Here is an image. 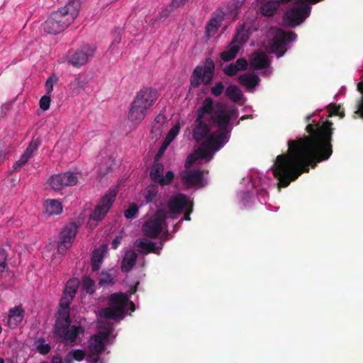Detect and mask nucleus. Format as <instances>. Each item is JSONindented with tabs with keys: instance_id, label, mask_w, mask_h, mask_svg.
Segmentation results:
<instances>
[{
	"instance_id": "e433bc0d",
	"label": "nucleus",
	"mask_w": 363,
	"mask_h": 363,
	"mask_svg": "<svg viewBox=\"0 0 363 363\" xmlns=\"http://www.w3.org/2000/svg\"><path fill=\"white\" fill-rule=\"evenodd\" d=\"M222 19L223 18L221 16L212 18L206 26V31L208 33H215L219 28Z\"/></svg>"
},
{
	"instance_id": "4c0bfd02",
	"label": "nucleus",
	"mask_w": 363,
	"mask_h": 363,
	"mask_svg": "<svg viewBox=\"0 0 363 363\" xmlns=\"http://www.w3.org/2000/svg\"><path fill=\"white\" fill-rule=\"evenodd\" d=\"M41 143V140L39 138H33L31 141L30 142L28 146L25 150V153H26L28 155H30V157L33 156V152L38 150L39 145Z\"/></svg>"
},
{
	"instance_id": "4d7b16f0",
	"label": "nucleus",
	"mask_w": 363,
	"mask_h": 363,
	"mask_svg": "<svg viewBox=\"0 0 363 363\" xmlns=\"http://www.w3.org/2000/svg\"><path fill=\"white\" fill-rule=\"evenodd\" d=\"M188 0H172L170 4L171 10L184 6Z\"/></svg>"
},
{
	"instance_id": "338daca9",
	"label": "nucleus",
	"mask_w": 363,
	"mask_h": 363,
	"mask_svg": "<svg viewBox=\"0 0 363 363\" xmlns=\"http://www.w3.org/2000/svg\"><path fill=\"white\" fill-rule=\"evenodd\" d=\"M163 118V116L162 115H158L155 119V122H157V123H159L160 122V119H162Z\"/></svg>"
},
{
	"instance_id": "20e7f679",
	"label": "nucleus",
	"mask_w": 363,
	"mask_h": 363,
	"mask_svg": "<svg viewBox=\"0 0 363 363\" xmlns=\"http://www.w3.org/2000/svg\"><path fill=\"white\" fill-rule=\"evenodd\" d=\"M157 90L155 89L147 86L141 89L130 104L128 120L134 124L140 123L145 118L147 110L157 100Z\"/></svg>"
},
{
	"instance_id": "f257e3e1",
	"label": "nucleus",
	"mask_w": 363,
	"mask_h": 363,
	"mask_svg": "<svg viewBox=\"0 0 363 363\" xmlns=\"http://www.w3.org/2000/svg\"><path fill=\"white\" fill-rule=\"evenodd\" d=\"M333 125L330 121L309 123L306 127L308 136L288 140L287 152L278 155L272 167L279 187H287L303 173L308 172L310 166L314 168L316 163L330 157Z\"/></svg>"
},
{
	"instance_id": "603ef678",
	"label": "nucleus",
	"mask_w": 363,
	"mask_h": 363,
	"mask_svg": "<svg viewBox=\"0 0 363 363\" xmlns=\"http://www.w3.org/2000/svg\"><path fill=\"white\" fill-rule=\"evenodd\" d=\"M238 72V69L236 68L233 63H231L223 68L224 74L229 77L235 76Z\"/></svg>"
},
{
	"instance_id": "8fccbe9b",
	"label": "nucleus",
	"mask_w": 363,
	"mask_h": 363,
	"mask_svg": "<svg viewBox=\"0 0 363 363\" xmlns=\"http://www.w3.org/2000/svg\"><path fill=\"white\" fill-rule=\"evenodd\" d=\"M100 354L90 352L89 351L88 354L85 357L86 360L89 363H104L103 359L100 358Z\"/></svg>"
},
{
	"instance_id": "69168bd1",
	"label": "nucleus",
	"mask_w": 363,
	"mask_h": 363,
	"mask_svg": "<svg viewBox=\"0 0 363 363\" xmlns=\"http://www.w3.org/2000/svg\"><path fill=\"white\" fill-rule=\"evenodd\" d=\"M120 42H121V38H118V39H116V40L112 43V44L111 45V47H113L115 44H116V45L119 44V43H120Z\"/></svg>"
},
{
	"instance_id": "6e6552de",
	"label": "nucleus",
	"mask_w": 363,
	"mask_h": 363,
	"mask_svg": "<svg viewBox=\"0 0 363 363\" xmlns=\"http://www.w3.org/2000/svg\"><path fill=\"white\" fill-rule=\"evenodd\" d=\"M296 36V34L292 31L285 32L279 29L267 45V50L276 54L277 57H280L286 52V45L294 41Z\"/></svg>"
},
{
	"instance_id": "37998d69",
	"label": "nucleus",
	"mask_w": 363,
	"mask_h": 363,
	"mask_svg": "<svg viewBox=\"0 0 363 363\" xmlns=\"http://www.w3.org/2000/svg\"><path fill=\"white\" fill-rule=\"evenodd\" d=\"M6 259V251L3 247H0V274L7 269Z\"/></svg>"
},
{
	"instance_id": "c03bdc74",
	"label": "nucleus",
	"mask_w": 363,
	"mask_h": 363,
	"mask_svg": "<svg viewBox=\"0 0 363 363\" xmlns=\"http://www.w3.org/2000/svg\"><path fill=\"white\" fill-rule=\"evenodd\" d=\"M30 157H31L30 155H28L26 153L23 152L20 159L13 164V169L15 171L20 169L24 164L28 162Z\"/></svg>"
},
{
	"instance_id": "5fc2aeb1",
	"label": "nucleus",
	"mask_w": 363,
	"mask_h": 363,
	"mask_svg": "<svg viewBox=\"0 0 363 363\" xmlns=\"http://www.w3.org/2000/svg\"><path fill=\"white\" fill-rule=\"evenodd\" d=\"M233 65L238 69V71H242L247 69L248 63L245 58H239Z\"/></svg>"
},
{
	"instance_id": "7ed1b4c3",
	"label": "nucleus",
	"mask_w": 363,
	"mask_h": 363,
	"mask_svg": "<svg viewBox=\"0 0 363 363\" xmlns=\"http://www.w3.org/2000/svg\"><path fill=\"white\" fill-rule=\"evenodd\" d=\"M74 298L64 295L60 299V306L62 311L58 312L55 324V333L62 342L72 343L84 333V328L80 325H71L69 306Z\"/></svg>"
},
{
	"instance_id": "393cba45",
	"label": "nucleus",
	"mask_w": 363,
	"mask_h": 363,
	"mask_svg": "<svg viewBox=\"0 0 363 363\" xmlns=\"http://www.w3.org/2000/svg\"><path fill=\"white\" fill-rule=\"evenodd\" d=\"M215 71V65L213 61L208 58L205 61L204 66L202 67V82L205 85H208L211 83Z\"/></svg>"
},
{
	"instance_id": "f03ea898",
	"label": "nucleus",
	"mask_w": 363,
	"mask_h": 363,
	"mask_svg": "<svg viewBox=\"0 0 363 363\" xmlns=\"http://www.w3.org/2000/svg\"><path fill=\"white\" fill-rule=\"evenodd\" d=\"M81 0H69L58 10L52 11L43 23V29L48 34L57 35L64 31L78 16Z\"/></svg>"
},
{
	"instance_id": "a18cd8bd",
	"label": "nucleus",
	"mask_w": 363,
	"mask_h": 363,
	"mask_svg": "<svg viewBox=\"0 0 363 363\" xmlns=\"http://www.w3.org/2000/svg\"><path fill=\"white\" fill-rule=\"evenodd\" d=\"M113 278L112 276L107 273V272H102L101 274L99 280V284L101 286L105 285V284H113Z\"/></svg>"
},
{
	"instance_id": "c85d7f7f",
	"label": "nucleus",
	"mask_w": 363,
	"mask_h": 363,
	"mask_svg": "<svg viewBox=\"0 0 363 363\" xmlns=\"http://www.w3.org/2000/svg\"><path fill=\"white\" fill-rule=\"evenodd\" d=\"M279 6V4L278 1H269L262 5L260 7V11L263 16H273Z\"/></svg>"
},
{
	"instance_id": "052dcab7",
	"label": "nucleus",
	"mask_w": 363,
	"mask_h": 363,
	"mask_svg": "<svg viewBox=\"0 0 363 363\" xmlns=\"http://www.w3.org/2000/svg\"><path fill=\"white\" fill-rule=\"evenodd\" d=\"M40 363H48V362H42ZM50 363H63V359L59 354H57L52 356Z\"/></svg>"
},
{
	"instance_id": "6e6d98bb",
	"label": "nucleus",
	"mask_w": 363,
	"mask_h": 363,
	"mask_svg": "<svg viewBox=\"0 0 363 363\" xmlns=\"http://www.w3.org/2000/svg\"><path fill=\"white\" fill-rule=\"evenodd\" d=\"M358 90L362 94V96L361 98V101L358 105V110L357 113H359L362 118H363V82L358 83L357 84Z\"/></svg>"
},
{
	"instance_id": "e2e57ef3",
	"label": "nucleus",
	"mask_w": 363,
	"mask_h": 363,
	"mask_svg": "<svg viewBox=\"0 0 363 363\" xmlns=\"http://www.w3.org/2000/svg\"><path fill=\"white\" fill-rule=\"evenodd\" d=\"M63 363H73V358L69 353L65 357Z\"/></svg>"
},
{
	"instance_id": "b1692460",
	"label": "nucleus",
	"mask_w": 363,
	"mask_h": 363,
	"mask_svg": "<svg viewBox=\"0 0 363 363\" xmlns=\"http://www.w3.org/2000/svg\"><path fill=\"white\" fill-rule=\"evenodd\" d=\"M216 105L214 106L213 100L211 97H206L202 101L201 106L196 112V118L204 119L206 115L214 114Z\"/></svg>"
},
{
	"instance_id": "79ce46f5",
	"label": "nucleus",
	"mask_w": 363,
	"mask_h": 363,
	"mask_svg": "<svg viewBox=\"0 0 363 363\" xmlns=\"http://www.w3.org/2000/svg\"><path fill=\"white\" fill-rule=\"evenodd\" d=\"M328 108L330 111L329 116H338L340 118H343L345 116L344 111L341 110V106L340 105L330 104L328 106Z\"/></svg>"
},
{
	"instance_id": "58836bf2",
	"label": "nucleus",
	"mask_w": 363,
	"mask_h": 363,
	"mask_svg": "<svg viewBox=\"0 0 363 363\" xmlns=\"http://www.w3.org/2000/svg\"><path fill=\"white\" fill-rule=\"evenodd\" d=\"M205 158H201L200 157V154L199 153V149L194 153L189 155L185 162L184 167L186 169L190 168L198 160H204Z\"/></svg>"
},
{
	"instance_id": "a878e982",
	"label": "nucleus",
	"mask_w": 363,
	"mask_h": 363,
	"mask_svg": "<svg viewBox=\"0 0 363 363\" xmlns=\"http://www.w3.org/2000/svg\"><path fill=\"white\" fill-rule=\"evenodd\" d=\"M138 255L133 250H128L125 252L121 265V271L129 272L136 263Z\"/></svg>"
},
{
	"instance_id": "f704fd0d",
	"label": "nucleus",
	"mask_w": 363,
	"mask_h": 363,
	"mask_svg": "<svg viewBox=\"0 0 363 363\" xmlns=\"http://www.w3.org/2000/svg\"><path fill=\"white\" fill-rule=\"evenodd\" d=\"M104 253L99 250H95L93 252L91 257V268L94 272L98 271L102 264Z\"/></svg>"
},
{
	"instance_id": "6ab92c4d",
	"label": "nucleus",
	"mask_w": 363,
	"mask_h": 363,
	"mask_svg": "<svg viewBox=\"0 0 363 363\" xmlns=\"http://www.w3.org/2000/svg\"><path fill=\"white\" fill-rule=\"evenodd\" d=\"M245 41L244 35L240 33H237L228 46L227 50L220 53V58L225 62H229L233 60L240 50V46L238 45V42L243 43Z\"/></svg>"
},
{
	"instance_id": "ddd939ff",
	"label": "nucleus",
	"mask_w": 363,
	"mask_h": 363,
	"mask_svg": "<svg viewBox=\"0 0 363 363\" xmlns=\"http://www.w3.org/2000/svg\"><path fill=\"white\" fill-rule=\"evenodd\" d=\"M78 225L75 223H71L65 225L61 230L57 245V251L63 254L69 249L74 242L78 231Z\"/></svg>"
},
{
	"instance_id": "9b49d317",
	"label": "nucleus",
	"mask_w": 363,
	"mask_h": 363,
	"mask_svg": "<svg viewBox=\"0 0 363 363\" xmlns=\"http://www.w3.org/2000/svg\"><path fill=\"white\" fill-rule=\"evenodd\" d=\"M116 195L117 191L115 189H109L99 201L90 215V218L96 221H101L113 206Z\"/></svg>"
},
{
	"instance_id": "423d86ee",
	"label": "nucleus",
	"mask_w": 363,
	"mask_h": 363,
	"mask_svg": "<svg viewBox=\"0 0 363 363\" xmlns=\"http://www.w3.org/2000/svg\"><path fill=\"white\" fill-rule=\"evenodd\" d=\"M230 134L228 132L219 131L218 133H212L203 141L199 147V153L201 158L213 157V154L217 152L228 142Z\"/></svg>"
},
{
	"instance_id": "774afa93",
	"label": "nucleus",
	"mask_w": 363,
	"mask_h": 363,
	"mask_svg": "<svg viewBox=\"0 0 363 363\" xmlns=\"http://www.w3.org/2000/svg\"><path fill=\"white\" fill-rule=\"evenodd\" d=\"M129 304H130V306L131 310H132V311H134V310H135V304L133 303V302L130 301V302H129Z\"/></svg>"
},
{
	"instance_id": "4be33fe9",
	"label": "nucleus",
	"mask_w": 363,
	"mask_h": 363,
	"mask_svg": "<svg viewBox=\"0 0 363 363\" xmlns=\"http://www.w3.org/2000/svg\"><path fill=\"white\" fill-rule=\"evenodd\" d=\"M252 67L255 69H265L269 67L270 61L264 52H255L250 60Z\"/></svg>"
},
{
	"instance_id": "c756f323",
	"label": "nucleus",
	"mask_w": 363,
	"mask_h": 363,
	"mask_svg": "<svg viewBox=\"0 0 363 363\" xmlns=\"http://www.w3.org/2000/svg\"><path fill=\"white\" fill-rule=\"evenodd\" d=\"M45 206L47 212L50 215H58L62 211L61 203L55 199L47 200Z\"/></svg>"
},
{
	"instance_id": "f3484780",
	"label": "nucleus",
	"mask_w": 363,
	"mask_h": 363,
	"mask_svg": "<svg viewBox=\"0 0 363 363\" xmlns=\"http://www.w3.org/2000/svg\"><path fill=\"white\" fill-rule=\"evenodd\" d=\"M111 333L110 330H107L99 331L96 335H93L89 341V351L101 354L106 349Z\"/></svg>"
},
{
	"instance_id": "aec40b11",
	"label": "nucleus",
	"mask_w": 363,
	"mask_h": 363,
	"mask_svg": "<svg viewBox=\"0 0 363 363\" xmlns=\"http://www.w3.org/2000/svg\"><path fill=\"white\" fill-rule=\"evenodd\" d=\"M194 123L195 125L192 131V137L196 142H199L209 135L211 127L204 119L196 117Z\"/></svg>"
},
{
	"instance_id": "f8f14e48",
	"label": "nucleus",
	"mask_w": 363,
	"mask_h": 363,
	"mask_svg": "<svg viewBox=\"0 0 363 363\" xmlns=\"http://www.w3.org/2000/svg\"><path fill=\"white\" fill-rule=\"evenodd\" d=\"M311 8L308 4L293 6L286 11L284 22L290 27L295 28L302 23L310 15Z\"/></svg>"
},
{
	"instance_id": "2f4dec72",
	"label": "nucleus",
	"mask_w": 363,
	"mask_h": 363,
	"mask_svg": "<svg viewBox=\"0 0 363 363\" xmlns=\"http://www.w3.org/2000/svg\"><path fill=\"white\" fill-rule=\"evenodd\" d=\"M34 346L36 351L42 355L48 354L51 350V346L50 344L46 343L45 340L43 337H38L35 339L34 341Z\"/></svg>"
},
{
	"instance_id": "ea45409f",
	"label": "nucleus",
	"mask_w": 363,
	"mask_h": 363,
	"mask_svg": "<svg viewBox=\"0 0 363 363\" xmlns=\"http://www.w3.org/2000/svg\"><path fill=\"white\" fill-rule=\"evenodd\" d=\"M138 212V207L135 203H131L128 208L124 211V216L127 219H132L135 217Z\"/></svg>"
},
{
	"instance_id": "0e129e2a",
	"label": "nucleus",
	"mask_w": 363,
	"mask_h": 363,
	"mask_svg": "<svg viewBox=\"0 0 363 363\" xmlns=\"http://www.w3.org/2000/svg\"><path fill=\"white\" fill-rule=\"evenodd\" d=\"M139 284V283H137L135 286H133L131 289H130V294H134L137 291V287H138V285Z\"/></svg>"
},
{
	"instance_id": "c9c22d12",
	"label": "nucleus",
	"mask_w": 363,
	"mask_h": 363,
	"mask_svg": "<svg viewBox=\"0 0 363 363\" xmlns=\"http://www.w3.org/2000/svg\"><path fill=\"white\" fill-rule=\"evenodd\" d=\"M82 286L83 291L87 294H93L95 291V282L89 277H83Z\"/></svg>"
},
{
	"instance_id": "7c9ffc66",
	"label": "nucleus",
	"mask_w": 363,
	"mask_h": 363,
	"mask_svg": "<svg viewBox=\"0 0 363 363\" xmlns=\"http://www.w3.org/2000/svg\"><path fill=\"white\" fill-rule=\"evenodd\" d=\"M158 194V186L156 184H150L145 191L144 199L146 203H150L156 201Z\"/></svg>"
},
{
	"instance_id": "2eb2a0df",
	"label": "nucleus",
	"mask_w": 363,
	"mask_h": 363,
	"mask_svg": "<svg viewBox=\"0 0 363 363\" xmlns=\"http://www.w3.org/2000/svg\"><path fill=\"white\" fill-rule=\"evenodd\" d=\"M78 178L73 172H65L52 176L49 180L50 187L55 191H59L65 186L77 184Z\"/></svg>"
},
{
	"instance_id": "72a5a7b5",
	"label": "nucleus",
	"mask_w": 363,
	"mask_h": 363,
	"mask_svg": "<svg viewBox=\"0 0 363 363\" xmlns=\"http://www.w3.org/2000/svg\"><path fill=\"white\" fill-rule=\"evenodd\" d=\"M202 66H196L190 77L191 86L194 88L199 87L202 82Z\"/></svg>"
},
{
	"instance_id": "412c9836",
	"label": "nucleus",
	"mask_w": 363,
	"mask_h": 363,
	"mask_svg": "<svg viewBox=\"0 0 363 363\" xmlns=\"http://www.w3.org/2000/svg\"><path fill=\"white\" fill-rule=\"evenodd\" d=\"M25 311L21 306H15L9 311L8 324L11 328H16L23 319Z\"/></svg>"
},
{
	"instance_id": "bb28decb",
	"label": "nucleus",
	"mask_w": 363,
	"mask_h": 363,
	"mask_svg": "<svg viewBox=\"0 0 363 363\" xmlns=\"http://www.w3.org/2000/svg\"><path fill=\"white\" fill-rule=\"evenodd\" d=\"M138 247L140 252L143 254H148L150 252L158 253L159 250L162 248V242H160V245L157 247L155 243L152 241H141L138 244Z\"/></svg>"
},
{
	"instance_id": "680f3d73",
	"label": "nucleus",
	"mask_w": 363,
	"mask_h": 363,
	"mask_svg": "<svg viewBox=\"0 0 363 363\" xmlns=\"http://www.w3.org/2000/svg\"><path fill=\"white\" fill-rule=\"evenodd\" d=\"M121 238H122L121 236L116 237V238L113 240V242L111 243V247L113 249H116L118 247V245L121 243Z\"/></svg>"
},
{
	"instance_id": "09e8293b",
	"label": "nucleus",
	"mask_w": 363,
	"mask_h": 363,
	"mask_svg": "<svg viewBox=\"0 0 363 363\" xmlns=\"http://www.w3.org/2000/svg\"><path fill=\"white\" fill-rule=\"evenodd\" d=\"M224 88V85L221 82H216V84L211 89V94L216 97H218L222 94Z\"/></svg>"
},
{
	"instance_id": "473e14b6",
	"label": "nucleus",
	"mask_w": 363,
	"mask_h": 363,
	"mask_svg": "<svg viewBox=\"0 0 363 363\" xmlns=\"http://www.w3.org/2000/svg\"><path fill=\"white\" fill-rule=\"evenodd\" d=\"M86 82L81 79V77H75L69 84V89L72 92L78 95L82 91L84 90Z\"/></svg>"
},
{
	"instance_id": "39448f33",
	"label": "nucleus",
	"mask_w": 363,
	"mask_h": 363,
	"mask_svg": "<svg viewBox=\"0 0 363 363\" xmlns=\"http://www.w3.org/2000/svg\"><path fill=\"white\" fill-rule=\"evenodd\" d=\"M128 303V299L125 294H113L109 297L108 306L100 311V315L106 319H123Z\"/></svg>"
},
{
	"instance_id": "bf43d9fd",
	"label": "nucleus",
	"mask_w": 363,
	"mask_h": 363,
	"mask_svg": "<svg viewBox=\"0 0 363 363\" xmlns=\"http://www.w3.org/2000/svg\"><path fill=\"white\" fill-rule=\"evenodd\" d=\"M193 211V203H191L186 208V211L184 213V220H187V221H189L191 220V217H190V214L192 213Z\"/></svg>"
},
{
	"instance_id": "dca6fc26",
	"label": "nucleus",
	"mask_w": 363,
	"mask_h": 363,
	"mask_svg": "<svg viewBox=\"0 0 363 363\" xmlns=\"http://www.w3.org/2000/svg\"><path fill=\"white\" fill-rule=\"evenodd\" d=\"M183 184L186 187H203L204 186L203 174L200 169L186 170L180 174Z\"/></svg>"
},
{
	"instance_id": "49530a36",
	"label": "nucleus",
	"mask_w": 363,
	"mask_h": 363,
	"mask_svg": "<svg viewBox=\"0 0 363 363\" xmlns=\"http://www.w3.org/2000/svg\"><path fill=\"white\" fill-rule=\"evenodd\" d=\"M179 129L180 127L179 125H174L168 132L164 140L171 143L174 140L175 137L178 135Z\"/></svg>"
},
{
	"instance_id": "5701e85b",
	"label": "nucleus",
	"mask_w": 363,
	"mask_h": 363,
	"mask_svg": "<svg viewBox=\"0 0 363 363\" xmlns=\"http://www.w3.org/2000/svg\"><path fill=\"white\" fill-rule=\"evenodd\" d=\"M259 77L257 75L250 73H245L238 78L239 83L245 86L249 91H252L259 84Z\"/></svg>"
},
{
	"instance_id": "3c124183",
	"label": "nucleus",
	"mask_w": 363,
	"mask_h": 363,
	"mask_svg": "<svg viewBox=\"0 0 363 363\" xmlns=\"http://www.w3.org/2000/svg\"><path fill=\"white\" fill-rule=\"evenodd\" d=\"M73 359L77 361H82L86 357L85 352L82 350H73L69 352Z\"/></svg>"
},
{
	"instance_id": "13d9d810",
	"label": "nucleus",
	"mask_w": 363,
	"mask_h": 363,
	"mask_svg": "<svg viewBox=\"0 0 363 363\" xmlns=\"http://www.w3.org/2000/svg\"><path fill=\"white\" fill-rule=\"evenodd\" d=\"M170 143L164 140L160 147L158 153L157 154L155 158L158 160L161 155L163 154L164 151L167 149V147L169 145Z\"/></svg>"
},
{
	"instance_id": "4468645a",
	"label": "nucleus",
	"mask_w": 363,
	"mask_h": 363,
	"mask_svg": "<svg viewBox=\"0 0 363 363\" xmlns=\"http://www.w3.org/2000/svg\"><path fill=\"white\" fill-rule=\"evenodd\" d=\"M164 165L155 158L154 163L150 169V178L155 183L162 186H167L172 183L174 178V174L172 171H167L165 176L163 175Z\"/></svg>"
},
{
	"instance_id": "1a4fd4ad",
	"label": "nucleus",
	"mask_w": 363,
	"mask_h": 363,
	"mask_svg": "<svg viewBox=\"0 0 363 363\" xmlns=\"http://www.w3.org/2000/svg\"><path fill=\"white\" fill-rule=\"evenodd\" d=\"M167 218L165 210L157 209L152 218L147 220L143 225V231L145 235L150 238H156L166 227Z\"/></svg>"
},
{
	"instance_id": "cd10ccee",
	"label": "nucleus",
	"mask_w": 363,
	"mask_h": 363,
	"mask_svg": "<svg viewBox=\"0 0 363 363\" xmlns=\"http://www.w3.org/2000/svg\"><path fill=\"white\" fill-rule=\"evenodd\" d=\"M225 94L231 101L235 103L239 102L243 96L242 91L234 84L229 85L226 88Z\"/></svg>"
},
{
	"instance_id": "a211bd4d",
	"label": "nucleus",
	"mask_w": 363,
	"mask_h": 363,
	"mask_svg": "<svg viewBox=\"0 0 363 363\" xmlns=\"http://www.w3.org/2000/svg\"><path fill=\"white\" fill-rule=\"evenodd\" d=\"M191 202H190L187 196L183 194H179L172 196L169 199L167 206L172 214H177L185 209Z\"/></svg>"
},
{
	"instance_id": "9d476101",
	"label": "nucleus",
	"mask_w": 363,
	"mask_h": 363,
	"mask_svg": "<svg viewBox=\"0 0 363 363\" xmlns=\"http://www.w3.org/2000/svg\"><path fill=\"white\" fill-rule=\"evenodd\" d=\"M95 50L93 46L89 44H84L78 49L68 53L67 57V62L74 67H80L93 58Z\"/></svg>"
},
{
	"instance_id": "864d4df0",
	"label": "nucleus",
	"mask_w": 363,
	"mask_h": 363,
	"mask_svg": "<svg viewBox=\"0 0 363 363\" xmlns=\"http://www.w3.org/2000/svg\"><path fill=\"white\" fill-rule=\"evenodd\" d=\"M57 79L55 77H48V79H47V81L45 82V88H46V91H47L46 94L51 95V93L53 90V85L55 83L57 82Z\"/></svg>"
},
{
	"instance_id": "de8ad7c7",
	"label": "nucleus",
	"mask_w": 363,
	"mask_h": 363,
	"mask_svg": "<svg viewBox=\"0 0 363 363\" xmlns=\"http://www.w3.org/2000/svg\"><path fill=\"white\" fill-rule=\"evenodd\" d=\"M50 94H45L40 99V108L43 111H47L50 105Z\"/></svg>"
},
{
	"instance_id": "a19ab883",
	"label": "nucleus",
	"mask_w": 363,
	"mask_h": 363,
	"mask_svg": "<svg viewBox=\"0 0 363 363\" xmlns=\"http://www.w3.org/2000/svg\"><path fill=\"white\" fill-rule=\"evenodd\" d=\"M77 291V286L74 281H68L64 291V295L74 298Z\"/></svg>"
},
{
	"instance_id": "0eeeda50",
	"label": "nucleus",
	"mask_w": 363,
	"mask_h": 363,
	"mask_svg": "<svg viewBox=\"0 0 363 363\" xmlns=\"http://www.w3.org/2000/svg\"><path fill=\"white\" fill-rule=\"evenodd\" d=\"M216 107L214 114L210 117L211 121L216 125L219 131L228 132V134H230L231 128H229V125L233 118L238 116V111L235 108L225 110L220 103H217Z\"/></svg>"
}]
</instances>
